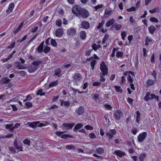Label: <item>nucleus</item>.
I'll return each instance as SVG.
<instances>
[{
  "label": "nucleus",
  "mask_w": 161,
  "mask_h": 161,
  "mask_svg": "<svg viewBox=\"0 0 161 161\" xmlns=\"http://www.w3.org/2000/svg\"><path fill=\"white\" fill-rule=\"evenodd\" d=\"M82 8L80 5H76L72 8L71 11L73 14L79 17Z\"/></svg>",
  "instance_id": "obj_1"
},
{
  "label": "nucleus",
  "mask_w": 161,
  "mask_h": 161,
  "mask_svg": "<svg viewBox=\"0 0 161 161\" xmlns=\"http://www.w3.org/2000/svg\"><path fill=\"white\" fill-rule=\"evenodd\" d=\"M73 82L76 85H78L82 79L81 75L79 73L74 74L72 76Z\"/></svg>",
  "instance_id": "obj_2"
},
{
  "label": "nucleus",
  "mask_w": 161,
  "mask_h": 161,
  "mask_svg": "<svg viewBox=\"0 0 161 161\" xmlns=\"http://www.w3.org/2000/svg\"><path fill=\"white\" fill-rule=\"evenodd\" d=\"M100 69L101 74L103 75H107L108 73V68L104 61H102L100 65Z\"/></svg>",
  "instance_id": "obj_3"
},
{
  "label": "nucleus",
  "mask_w": 161,
  "mask_h": 161,
  "mask_svg": "<svg viewBox=\"0 0 161 161\" xmlns=\"http://www.w3.org/2000/svg\"><path fill=\"white\" fill-rule=\"evenodd\" d=\"M123 115L122 112L118 109L114 112L113 114V117L115 120H119L122 118Z\"/></svg>",
  "instance_id": "obj_4"
},
{
  "label": "nucleus",
  "mask_w": 161,
  "mask_h": 161,
  "mask_svg": "<svg viewBox=\"0 0 161 161\" xmlns=\"http://www.w3.org/2000/svg\"><path fill=\"white\" fill-rule=\"evenodd\" d=\"M86 61L88 62L91 61L90 63V65L92 67L91 69L92 70H94L95 66L97 64V62L96 60L94 59V57H91L89 58H87L86 59Z\"/></svg>",
  "instance_id": "obj_5"
},
{
  "label": "nucleus",
  "mask_w": 161,
  "mask_h": 161,
  "mask_svg": "<svg viewBox=\"0 0 161 161\" xmlns=\"http://www.w3.org/2000/svg\"><path fill=\"white\" fill-rule=\"evenodd\" d=\"M90 15L89 12L87 9L82 8L79 15V17H81L84 18H87Z\"/></svg>",
  "instance_id": "obj_6"
},
{
  "label": "nucleus",
  "mask_w": 161,
  "mask_h": 161,
  "mask_svg": "<svg viewBox=\"0 0 161 161\" xmlns=\"http://www.w3.org/2000/svg\"><path fill=\"white\" fill-rule=\"evenodd\" d=\"M79 26L81 29L87 30L90 27V24L88 21H83L80 23Z\"/></svg>",
  "instance_id": "obj_7"
},
{
  "label": "nucleus",
  "mask_w": 161,
  "mask_h": 161,
  "mask_svg": "<svg viewBox=\"0 0 161 161\" xmlns=\"http://www.w3.org/2000/svg\"><path fill=\"white\" fill-rule=\"evenodd\" d=\"M117 131L114 129L110 130L108 132L106 133V136L108 137V140L109 141L112 139L114 136L116 134Z\"/></svg>",
  "instance_id": "obj_8"
},
{
  "label": "nucleus",
  "mask_w": 161,
  "mask_h": 161,
  "mask_svg": "<svg viewBox=\"0 0 161 161\" xmlns=\"http://www.w3.org/2000/svg\"><path fill=\"white\" fill-rule=\"evenodd\" d=\"M147 132H144L139 134L137 137L138 141L139 142H141L144 141L145 138L147 137Z\"/></svg>",
  "instance_id": "obj_9"
},
{
  "label": "nucleus",
  "mask_w": 161,
  "mask_h": 161,
  "mask_svg": "<svg viewBox=\"0 0 161 161\" xmlns=\"http://www.w3.org/2000/svg\"><path fill=\"white\" fill-rule=\"evenodd\" d=\"M64 33V31L63 29L58 28L56 30L55 35L56 37H62Z\"/></svg>",
  "instance_id": "obj_10"
},
{
  "label": "nucleus",
  "mask_w": 161,
  "mask_h": 161,
  "mask_svg": "<svg viewBox=\"0 0 161 161\" xmlns=\"http://www.w3.org/2000/svg\"><path fill=\"white\" fill-rule=\"evenodd\" d=\"M84 112L85 109L84 107L80 106L76 110L75 113L78 115H81L84 114Z\"/></svg>",
  "instance_id": "obj_11"
},
{
  "label": "nucleus",
  "mask_w": 161,
  "mask_h": 161,
  "mask_svg": "<svg viewBox=\"0 0 161 161\" xmlns=\"http://www.w3.org/2000/svg\"><path fill=\"white\" fill-rule=\"evenodd\" d=\"M76 33V30L75 28L72 27L68 29L67 31L68 35L71 36L75 35Z\"/></svg>",
  "instance_id": "obj_12"
},
{
  "label": "nucleus",
  "mask_w": 161,
  "mask_h": 161,
  "mask_svg": "<svg viewBox=\"0 0 161 161\" xmlns=\"http://www.w3.org/2000/svg\"><path fill=\"white\" fill-rule=\"evenodd\" d=\"M75 125V124L74 123H64L62 124V127L64 128L71 129Z\"/></svg>",
  "instance_id": "obj_13"
},
{
  "label": "nucleus",
  "mask_w": 161,
  "mask_h": 161,
  "mask_svg": "<svg viewBox=\"0 0 161 161\" xmlns=\"http://www.w3.org/2000/svg\"><path fill=\"white\" fill-rule=\"evenodd\" d=\"M14 7V5L13 3H10L8 7V9L6 10V13L9 14L11 13L13 11Z\"/></svg>",
  "instance_id": "obj_14"
},
{
  "label": "nucleus",
  "mask_w": 161,
  "mask_h": 161,
  "mask_svg": "<svg viewBox=\"0 0 161 161\" xmlns=\"http://www.w3.org/2000/svg\"><path fill=\"white\" fill-rule=\"evenodd\" d=\"M145 45L147 46L149 45V43H150V44H153V42L151 38H150L147 36L145 37Z\"/></svg>",
  "instance_id": "obj_15"
},
{
  "label": "nucleus",
  "mask_w": 161,
  "mask_h": 161,
  "mask_svg": "<svg viewBox=\"0 0 161 161\" xmlns=\"http://www.w3.org/2000/svg\"><path fill=\"white\" fill-rule=\"evenodd\" d=\"M62 70L60 68H58L55 69L54 71V75L60 78L62 75L61 74Z\"/></svg>",
  "instance_id": "obj_16"
},
{
  "label": "nucleus",
  "mask_w": 161,
  "mask_h": 161,
  "mask_svg": "<svg viewBox=\"0 0 161 161\" xmlns=\"http://www.w3.org/2000/svg\"><path fill=\"white\" fill-rule=\"evenodd\" d=\"M8 77H3L1 79L0 83L1 84H3L6 83L8 84L9 82L10 81Z\"/></svg>",
  "instance_id": "obj_17"
},
{
  "label": "nucleus",
  "mask_w": 161,
  "mask_h": 161,
  "mask_svg": "<svg viewBox=\"0 0 161 161\" xmlns=\"http://www.w3.org/2000/svg\"><path fill=\"white\" fill-rule=\"evenodd\" d=\"M24 25V22H21L18 27L14 29L13 31V33L14 34H16L20 30V28L22 27Z\"/></svg>",
  "instance_id": "obj_18"
},
{
  "label": "nucleus",
  "mask_w": 161,
  "mask_h": 161,
  "mask_svg": "<svg viewBox=\"0 0 161 161\" xmlns=\"http://www.w3.org/2000/svg\"><path fill=\"white\" fill-rule=\"evenodd\" d=\"M115 21V19H114L112 18L106 22V26L107 27H109L114 23Z\"/></svg>",
  "instance_id": "obj_19"
},
{
  "label": "nucleus",
  "mask_w": 161,
  "mask_h": 161,
  "mask_svg": "<svg viewBox=\"0 0 161 161\" xmlns=\"http://www.w3.org/2000/svg\"><path fill=\"white\" fill-rule=\"evenodd\" d=\"M156 30L155 27L153 25H150L148 27L149 32L152 35H153L154 33Z\"/></svg>",
  "instance_id": "obj_20"
},
{
  "label": "nucleus",
  "mask_w": 161,
  "mask_h": 161,
  "mask_svg": "<svg viewBox=\"0 0 161 161\" xmlns=\"http://www.w3.org/2000/svg\"><path fill=\"white\" fill-rule=\"evenodd\" d=\"M114 153L119 157L121 158L125 155V153L119 150H116L114 152Z\"/></svg>",
  "instance_id": "obj_21"
},
{
  "label": "nucleus",
  "mask_w": 161,
  "mask_h": 161,
  "mask_svg": "<svg viewBox=\"0 0 161 161\" xmlns=\"http://www.w3.org/2000/svg\"><path fill=\"white\" fill-rule=\"evenodd\" d=\"M91 96L92 99L95 101L96 102L97 100L99 98V95L98 93H96L94 94H92Z\"/></svg>",
  "instance_id": "obj_22"
},
{
  "label": "nucleus",
  "mask_w": 161,
  "mask_h": 161,
  "mask_svg": "<svg viewBox=\"0 0 161 161\" xmlns=\"http://www.w3.org/2000/svg\"><path fill=\"white\" fill-rule=\"evenodd\" d=\"M155 83V81L154 80L152 79L148 80L146 82V86L147 87H148L149 86H152Z\"/></svg>",
  "instance_id": "obj_23"
},
{
  "label": "nucleus",
  "mask_w": 161,
  "mask_h": 161,
  "mask_svg": "<svg viewBox=\"0 0 161 161\" xmlns=\"http://www.w3.org/2000/svg\"><path fill=\"white\" fill-rule=\"evenodd\" d=\"M83 125L82 123H78L75 125L73 130L74 131L76 132L78 130L83 126Z\"/></svg>",
  "instance_id": "obj_24"
},
{
  "label": "nucleus",
  "mask_w": 161,
  "mask_h": 161,
  "mask_svg": "<svg viewBox=\"0 0 161 161\" xmlns=\"http://www.w3.org/2000/svg\"><path fill=\"white\" fill-rule=\"evenodd\" d=\"M79 35L81 39L84 40L86 37V34L85 31H81L79 32Z\"/></svg>",
  "instance_id": "obj_25"
},
{
  "label": "nucleus",
  "mask_w": 161,
  "mask_h": 161,
  "mask_svg": "<svg viewBox=\"0 0 161 161\" xmlns=\"http://www.w3.org/2000/svg\"><path fill=\"white\" fill-rule=\"evenodd\" d=\"M58 85V80L51 82L49 85V88H51L54 86H57Z\"/></svg>",
  "instance_id": "obj_26"
},
{
  "label": "nucleus",
  "mask_w": 161,
  "mask_h": 161,
  "mask_svg": "<svg viewBox=\"0 0 161 161\" xmlns=\"http://www.w3.org/2000/svg\"><path fill=\"white\" fill-rule=\"evenodd\" d=\"M43 61L40 60H38L37 61H34L32 63V64L34 66H38L40 64H42Z\"/></svg>",
  "instance_id": "obj_27"
},
{
  "label": "nucleus",
  "mask_w": 161,
  "mask_h": 161,
  "mask_svg": "<svg viewBox=\"0 0 161 161\" xmlns=\"http://www.w3.org/2000/svg\"><path fill=\"white\" fill-rule=\"evenodd\" d=\"M39 123V121H35L33 122L28 123L29 126L32 128H34L36 127L37 125Z\"/></svg>",
  "instance_id": "obj_28"
},
{
  "label": "nucleus",
  "mask_w": 161,
  "mask_h": 161,
  "mask_svg": "<svg viewBox=\"0 0 161 161\" xmlns=\"http://www.w3.org/2000/svg\"><path fill=\"white\" fill-rule=\"evenodd\" d=\"M129 73L131 74V71H129L128 72H126L124 73V75L125 76H127L128 75V84L131 86V75H130L128 74Z\"/></svg>",
  "instance_id": "obj_29"
},
{
  "label": "nucleus",
  "mask_w": 161,
  "mask_h": 161,
  "mask_svg": "<svg viewBox=\"0 0 161 161\" xmlns=\"http://www.w3.org/2000/svg\"><path fill=\"white\" fill-rule=\"evenodd\" d=\"M96 153L98 154L101 155L104 152V149L102 147H98L96 149Z\"/></svg>",
  "instance_id": "obj_30"
},
{
  "label": "nucleus",
  "mask_w": 161,
  "mask_h": 161,
  "mask_svg": "<svg viewBox=\"0 0 161 161\" xmlns=\"http://www.w3.org/2000/svg\"><path fill=\"white\" fill-rule=\"evenodd\" d=\"M114 87L115 88V90L117 92L121 94L123 92V90L121 89L120 86H115Z\"/></svg>",
  "instance_id": "obj_31"
},
{
  "label": "nucleus",
  "mask_w": 161,
  "mask_h": 161,
  "mask_svg": "<svg viewBox=\"0 0 161 161\" xmlns=\"http://www.w3.org/2000/svg\"><path fill=\"white\" fill-rule=\"evenodd\" d=\"M109 35L107 33H106L104 36V37L103 39L102 44H105L106 42L109 38Z\"/></svg>",
  "instance_id": "obj_32"
},
{
  "label": "nucleus",
  "mask_w": 161,
  "mask_h": 161,
  "mask_svg": "<svg viewBox=\"0 0 161 161\" xmlns=\"http://www.w3.org/2000/svg\"><path fill=\"white\" fill-rule=\"evenodd\" d=\"M51 45L54 47H56L57 46V43L55 39H51L50 40Z\"/></svg>",
  "instance_id": "obj_33"
},
{
  "label": "nucleus",
  "mask_w": 161,
  "mask_h": 161,
  "mask_svg": "<svg viewBox=\"0 0 161 161\" xmlns=\"http://www.w3.org/2000/svg\"><path fill=\"white\" fill-rule=\"evenodd\" d=\"M68 137L73 138V136L72 135L67 134H63L61 136V138L63 139H66Z\"/></svg>",
  "instance_id": "obj_34"
},
{
  "label": "nucleus",
  "mask_w": 161,
  "mask_h": 161,
  "mask_svg": "<svg viewBox=\"0 0 161 161\" xmlns=\"http://www.w3.org/2000/svg\"><path fill=\"white\" fill-rule=\"evenodd\" d=\"M42 91V90L41 89H39L36 94V95L40 96H44L45 95V93L44 92H43Z\"/></svg>",
  "instance_id": "obj_35"
},
{
  "label": "nucleus",
  "mask_w": 161,
  "mask_h": 161,
  "mask_svg": "<svg viewBox=\"0 0 161 161\" xmlns=\"http://www.w3.org/2000/svg\"><path fill=\"white\" fill-rule=\"evenodd\" d=\"M103 75V74H100V81L101 82H104L106 80V79L104 78L105 75Z\"/></svg>",
  "instance_id": "obj_36"
},
{
  "label": "nucleus",
  "mask_w": 161,
  "mask_h": 161,
  "mask_svg": "<svg viewBox=\"0 0 161 161\" xmlns=\"http://www.w3.org/2000/svg\"><path fill=\"white\" fill-rule=\"evenodd\" d=\"M159 11V10L158 8H155L152 10H150L149 11L150 13L151 14H154L155 13H158Z\"/></svg>",
  "instance_id": "obj_37"
},
{
  "label": "nucleus",
  "mask_w": 161,
  "mask_h": 161,
  "mask_svg": "<svg viewBox=\"0 0 161 161\" xmlns=\"http://www.w3.org/2000/svg\"><path fill=\"white\" fill-rule=\"evenodd\" d=\"M23 143L29 146L31 145V141L28 139H25L23 141Z\"/></svg>",
  "instance_id": "obj_38"
},
{
  "label": "nucleus",
  "mask_w": 161,
  "mask_h": 161,
  "mask_svg": "<svg viewBox=\"0 0 161 161\" xmlns=\"http://www.w3.org/2000/svg\"><path fill=\"white\" fill-rule=\"evenodd\" d=\"M43 47H44L42 46H41L39 45V46L36 49L39 53H42L43 50Z\"/></svg>",
  "instance_id": "obj_39"
},
{
  "label": "nucleus",
  "mask_w": 161,
  "mask_h": 161,
  "mask_svg": "<svg viewBox=\"0 0 161 161\" xmlns=\"http://www.w3.org/2000/svg\"><path fill=\"white\" fill-rule=\"evenodd\" d=\"M134 62L135 64V67L137 69L138 67V60L137 57H136L135 59H133Z\"/></svg>",
  "instance_id": "obj_40"
},
{
  "label": "nucleus",
  "mask_w": 161,
  "mask_h": 161,
  "mask_svg": "<svg viewBox=\"0 0 161 161\" xmlns=\"http://www.w3.org/2000/svg\"><path fill=\"white\" fill-rule=\"evenodd\" d=\"M147 154L146 153H143L140 155L139 159L140 161H144V158L146 157Z\"/></svg>",
  "instance_id": "obj_41"
},
{
  "label": "nucleus",
  "mask_w": 161,
  "mask_h": 161,
  "mask_svg": "<svg viewBox=\"0 0 161 161\" xmlns=\"http://www.w3.org/2000/svg\"><path fill=\"white\" fill-rule=\"evenodd\" d=\"M13 124H7L6 126L7 129H8L11 131L14 130V127L13 126Z\"/></svg>",
  "instance_id": "obj_42"
},
{
  "label": "nucleus",
  "mask_w": 161,
  "mask_h": 161,
  "mask_svg": "<svg viewBox=\"0 0 161 161\" xmlns=\"http://www.w3.org/2000/svg\"><path fill=\"white\" fill-rule=\"evenodd\" d=\"M51 48L48 46H45L43 49V52L45 54L47 53L50 50Z\"/></svg>",
  "instance_id": "obj_43"
},
{
  "label": "nucleus",
  "mask_w": 161,
  "mask_h": 161,
  "mask_svg": "<svg viewBox=\"0 0 161 161\" xmlns=\"http://www.w3.org/2000/svg\"><path fill=\"white\" fill-rule=\"evenodd\" d=\"M149 20L153 23H157L158 22V20L155 17H151L150 18Z\"/></svg>",
  "instance_id": "obj_44"
},
{
  "label": "nucleus",
  "mask_w": 161,
  "mask_h": 161,
  "mask_svg": "<svg viewBox=\"0 0 161 161\" xmlns=\"http://www.w3.org/2000/svg\"><path fill=\"white\" fill-rule=\"evenodd\" d=\"M62 21L61 19H57L56 21V25L58 26L59 27L62 25Z\"/></svg>",
  "instance_id": "obj_45"
},
{
  "label": "nucleus",
  "mask_w": 161,
  "mask_h": 161,
  "mask_svg": "<svg viewBox=\"0 0 161 161\" xmlns=\"http://www.w3.org/2000/svg\"><path fill=\"white\" fill-rule=\"evenodd\" d=\"M116 56L118 58H122L123 56V53L120 51H118L117 52Z\"/></svg>",
  "instance_id": "obj_46"
},
{
  "label": "nucleus",
  "mask_w": 161,
  "mask_h": 161,
  "mask_svg": "<svg viewBox=\"0 0 161 161\" xmlns=\"http://www.w3.org/2000/svg\"><path fill=\"white\" fill-rule=\"evenodd\" d=\"M25 105L27 107V108H28L32 107L33 104L31 102H28L25 103Z\"/></svg>",
  "instance_id": "obj_47"
},
{
  "label": "nucleus",
  "mask_w": 161,
  "mask_h": 161,
  "mask_svg": "<svg viewBox=\"0 0 161 161\" xmlns=\"http://www.w3.org/2000/svg\"><path fill=\"white\" fill-rule=\"evenodd\" d=\"M104 6L103 4H98L94 7L95 10L97 11L98 9L102 8Z\"/></svg>",
  "instance_id": "obj_48"
},
{
  "label": "nucleus",
  "mask_w": 161,
  "mask_h": 161,
  "mask_svg": "<svg viewBox=\"0 0 161 161\" xmlns=\"http://www.w3.org/2000/svg\"><path fill=\"white\" fill-rule=\"evenodd\" d=\"M15 147L19 151H23V149L22 146L21 145L18 144L17 146H15Z\"/></svg>",
  "instance_id": "obj_49"
},
{
  "label": "nucleus",
  "mask_w": 161,
  "mask_h": 161,
  "mask_svg": "<svg viewBox=\"0 0 161 161\" xmlns=\"http://www.w3.org/2000/svg\"><path fill=\"white\" fill-rule=\"evenodd\" d=\"M16 67L18 68V69H25L26 68V67L24 66V65L20 64H18L16 66Z\"/></svg>",
  "instance_id": "obj_50"
},
{
  "label": "nucleus",
  "mask_w": 161,
  "mask_h": 161,
  "mask_svg": "<svg viewBox=\"0 0 161 161\" xmlns=\"http://www.w3.org/2000/svg\"><path fill=\"white\" fill-rule=\"evenodd\" d=\"M101 84V82H97L96 81L93 83L92 86H99Z\"/></svg>",
  "instance_id": "obj_51"
},
{
  "label": "nucleus",
  "mask_w": 161,
  "mask_h": 161,
  "mask_svg": "<svg viewBox=\"0 0 161 161\" xmlns=\"http://www.w3.org/2000/svg\"><path fill=\"white\" fill-rule=\"evenodd\" d=\"M151 75L153 76L154 79L155 81H157V73L156 72L155 70H153V72L152 73Z\"/></svg>",
  "instance_id": "obj_52"
},
{
  "label": "nucleus",
  "mask_w": 161,
  "mask_h": 161,
  "mask_svg": "<svg viewBox=\"0 0 161 161\" xmlns=\"http://www.w3.org/2000/svg\"><path fill=\"white\" fill-rule=\"evenodd\" d=\"M15 73L19 74L21 76H25L26 74V72L23 70L16 71Z\"/></svg>",
  "instance_id": "obj_53"
},
{
  "label": "nucleus",
  "mask_w": 161,
  "mask_h": 161,
  "mask_svg": "<svg viewBox=\"0 0 161 161\" xmlns=\"http://www.w3.org/2000/svg\"><path fill=\"white\" fill-rule=\"evenodd\" d=\"M66 148L69 150L74 149L75 147L73 145H67L66 146Z\"/></svg>",
  "instance_id": "obj_54"
},
{
  "label": "nucleus",
  "mask_w": 161,
  "mask_h": 161,
  "mask_svg": "<svg viewBox=\"0 0 161 161\" xmlns=\"http://www.w3.org/2000/svg\"><path fill=\"white\" fill-rule=\"evenodd\" d=\"M85 128L87 130H92L93 129V127L89 125H86L84 126Z\"/></svg>",
  "instance_id": "obj_55"
},
{
  "label": "nucleus",
  "mask_w": 161,
  "mask_h": 161,
  "mask_svg": "<svg viewBox=\"0 0 161 161\" xmlns=\"http://www.w3.org/2000/svg\"><path fill=\"white\" fill-rule=\"evenodd\" d=\"M155 55L153 53L151 56V62L152 64L155 63Z\"/></svg>",
  "instance_id": "obj_56"
},
{
  "label": "nucleus",
  "mask_w": 161,
  "mask_h": 161,
  "mask_svg": "<svg viewBox=\"0 0 161 161\" xmlns=\"http://www.w3.org/2000/svg\"><path fill=\"white\" fill-rule=\"evenodd\" d=\"M89 137L92 139H94L96 138V136L94 133L92 132L90 133L89 135Z\"/></svg>",
  "instance_id": "obj_57"
},
{
  "label": "nucleus",
  "mask_w": 161,
  "mask_h": 161,
  "mask_svg": "<svg viewBox=\"0 0 161 161\" xmlns=\"http://www.w3.org/2000/svg\"><path fill=\"white\" fill-rule=\"evenodd\" d=\"M8 149L12 153H14L16 152L15 149L12 147H9Z\"/></svg>",
  "instance_id": "obj_58"
},
{
  "label": "nucleus",
  "mask_w": 161,
  "mask_h": 161,
  "mask_svg": "<svg viewBox=\"0 0 161 161\" xmlns=\"http://www.w3.org/2000/svg\"><path fill=\"white\" fill-rule=\"evenodd\" d=\"M27 38V35H25L23 36V37L22 38V39L20 40V39H19L17 42H19L20 43L22 42L23 41H25V40Z\"/></svg>",
  "instance_id": "obj_59"
},
{
  "label": "nucleus",
  "mask_w": 161,
  "mask_h": 161,
  "mask_svg": "<svg viewBox=\"0 0 161 161\" xmlns=\"http://www.w3.org/2000/svg\"><path fill=\"white\" fill-rule=\"evenodd\" d=\"M97 47V45L95 43L93 44L92 46V49L94 51H96L98 49V47Z\"/></svg>",
  "instance_id": "obj_60"
},
{
  "label": "nucleus",
  "mask_w": 161,
  "mask_h": 161,
  "mask_svg": "<svg viewBox=\"0 0 161 161\" xmlns=\"http://www.w3.org/2000/svg\"><path fill=\"white\" fill-rule=\"evenodd\" d=\"M104 107L106 108L107 110H111L112 109V107L109 104H105L104 105Z\"/></svg>",
  "instance_id": "obj_61"
},
{
  "label": "nucleus",
  "mask_w": 161,
  "mask_h": 161,
  "mask_svg": "<svg viewBox=\"0 0 161 161\" xmlns=\"http://www.w3.org/2000/svg\"><path fill=\"white\" fill-rule=\"evenodd\" d=\"M15 45V42H14L11 43L10 45L7 47V48L11 49L14 47Z\"/></svg>",
  "instance_id": "obj_62"
},
{
  "label": "nucleus",
  "mask_w": 161,
  "mask_h": 161,
  "mask_svg": "<svg viewBox=\"0 0 161 161\" xmlns=\"http://www.w3.org/2000/svg\"><path fill=\"white\" fill-rule=\"evenodd\" d=\"M121 36L122 39L123 40H124L125 37L126 36V34L125 32L122 31L121 33Z\"/></svg>",
  "instance_id": "obj_63"
},
{
  "label": "nucleus",
  "mask_w": 161,
  "mask_h": 161,
  "mask_svg": "<svg viewBox=\"0 0 161 161\" xmlns=\"http://www.w3.org/2000/svg\"><path fill=\"white\" fill-rule=\"evenodd\" d=\"M69 105H70V103L69 101H64V107H67V108H68L69 106Z\"/></svg>",
  "instance_id": "obj_64"
}]
</instances>
